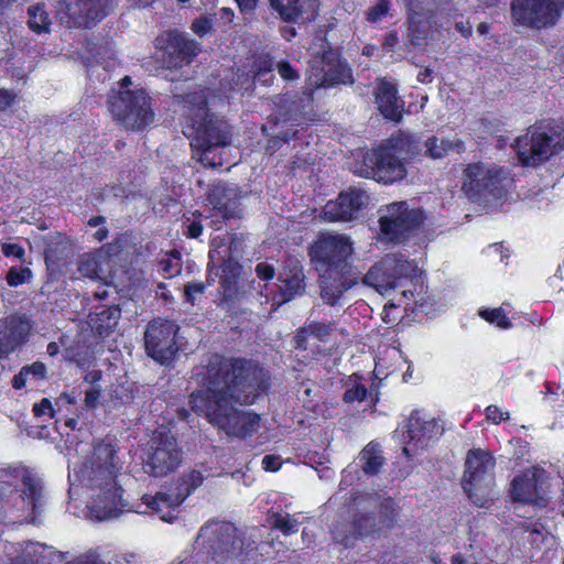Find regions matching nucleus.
<instances>
[{
  "label": "nucleus",
  "instance_id": "nucleus-1",
  "mask_svg": "<svg viewBox=\"0 0 564 564\" xmlns=\"http://www.w3.org/2000/svg\"><path fill=\"white\" fill-rule=\"evenodd\" d=\"M205 384L191 394L194 412L229 437L247 438L259 430L260 415L235 406L253 403L268 389V377L257 364L215 357Z\"/></svg>",
  "mask_w": 564,
  "mask_h": 564
},
{
  "label": "nucleus",
  "instance_id": "nucleus-2",
  "mask_svg": "<svg viewBox=\"0 0 564 564\" xmlns=\"http://www.w3.org/2000/svg\"><path fill=\"white\" fill-rule=\"evenodd\" d=\"M77 452L79 455L68 462L70 499L85 503L88 517L96 521L131 512L123 498L122 463L112 442L99 441Z\"/></svg>",
  "mask_w": 564,
  "mask_h": 564
},
{
  "label": "nucleus",
  "instance_id": "nucleus-3",
  "mask_svg": "<svg viewBox=\"0 0 564 564\" xmlns=\"http://www.w3.org/2000/svg\"><path fill=\"white\" fill-rule=\"evenodd\" d=\"M175 102L187 118L189 131L185 133L191 139L195 156L206 166H221L224 162L216 159L215 152L229 144V126L208 112L207 105L214 102L209 99V90L199 88L186 96H176Z\"/></svg>",
  "mask_w": 564,
  "mask_h": 564
},
{
  "label": "nucleus",
  "instance_id": "nucleus-4",
  "mask_svg": "<svg viewBox=\"0 0 564 564\" xmlns=\"http://www.w3.org/2000/svg\"><path fill=\"white\" fill-rule=\"evenodd\" d=\"M409 148L406 135L393 138L377 150L367 152L362 163L354 167V173L383 184L401 181L406 175L402 161L406 159Z\"/></svg>",
  "mask_w": 564,
  "mask_h": 564
},
{
  "label": "nucleus",
  "instance_id": "nucleus-5",
  "mask_svg": "<svg viewBox=\"0 0 564 564\" xmlns=\"http://www.w3.org/2000/svg\"><path fill=\"white\" fill-rule=\"evenodd\" d=\"M196 544L213 554L219 562L243 560L254 550V541H246L237 535V529L229 522H209L205 524L197 536Z\"/></svg>",
  "mask_w": 564,
  "mask_h": 564
},
{
  "label": "nucleus",
  "instance_id": "nucleus-6",
  "mask_svg": "<svg viewBox=\"0 0 564 564\" xmlns=\"http://www.w3.org/2000/svg\"><path fill=\"white\" fill-rule=\"evenodd\" d=\"M131 78L126 76L117 95L110 97L109 108L113 117L128 130L139 131L153 122L154 112L142 88H130Z\"/></svg>",
  "mask_w": 564,
  "mask_h": 564
},
{
  "label": "nucleus",
  "instance_id": "nucleus-7",
  "mask_svg": "<svg viewBox=\"0 0 564 564\" xmlns=\"http://www.w3.org/2000/svg\"><path fill=\"white\" fill-rule=\"evenodd\" d=\"M419 272L415 260L409 259L403 252L389 253L370 267L362 278V283L379 294L404 286Z\"/></svg>",
  "mask_w": 564,
  "mask_h": 564
},
{
  "label": "nucleus",
  "instance_id": "nucleus-8",
  "mask_svg": "<svg viewBox=\"0 0 564 564\" xmlns=\"http://www.w3.org/2000/svg\"><path fill=\"white\" fill-rule=\"evenodd\" d=\"M514 149L522 164L538 165L564 149V126L531 127L517 138Z\"/></svg>",
  "mask_w": 564,
  "mask_h": 564
},
{
  "label": "nucleus",
  "instance_id": "nucleus-9",
  "mask_svg": "<svg viewBox=\"0 0 564 564\" xmlns=\"http://www.w3.org/2000/svg\"><path fill=\"white\" fill-rule=\"evenodd\" d=\"M502 169L485 163H471L463 172L462 191L474 202L494 205L505 195Z\"/></svg>",
  "mask_w": 564,
  "mask_h": 564
},
{
  "label": "nucleus",
  "instance_id": "nucleus-10",
  "mask_svg": "<svg viewBox=\"0 0 564 564\" xmlns=\"http://www.w3.org/2000/svg\"><path fill=\"white\" fill-rule=\"evenodd\" d=\"M494 469L495 459L488 452L471 449L467 453L463 489L478 507H484L492 497Z\"/></svg>",
  "mask_w": 564,
  "mask_h": 564
},
{
  "label": "nucleus",
  "instance_id": "nucleus-11",
  "mask_svg": "<svg viewBox=\"0 0 564 564\" xmlns=\"http://www.w3.org/2000/svg\"><path fill=\"white\" fill-rule=\"evenodd\" d=\"M421 209L410 208L405 202H395L379 209V237L387 242H401L424 221Z\"/></svg>",
  "mask_w": 564,
  "mask_h": 564
},
{
  "label": "nucleus",
  "instance_id": "nucleus-12",
  "mask_svg": "<svg viewBox=\"0 0 564 564\" xmlns=\"http://www.w3.org/2000/svg\"><path fill=\"white\" fill-rule=\"evenodd\" d=\"M182 463V451L174 435L165 430H156L143 458V469L154 477H163L175 471Z\"/></svg>",
  "mask_w": 564,
  "mask_h": 564
},
{
  "label": "nucleus",
  "instance_id": "nucleus-13",
  "mask_svg": "<svg viewBox=\"0 0 564 564\" xmlns=\"http://www.w3.org/2000/svg\"><path fill=\"white\" fill-rule=\"evenodd\" d=\"M352 253V241L339 234L322 235L310 249L311 260L317 271H345Z\"/></svg>",
  "mask_w": 564,
  "mask_h": 564
},
{
  "label": "nucleus",
  "instance_id": "nucleus-14",
  "mask_svg": "<svg viewBox=\"0 0 564 564\" xmlns=\"http://www.w3.org/2000/svg\"><path fill=\"white\" fill-rule=\"evenodd\" d=\"M442 432L443 429L435 420L415 411L395 430V437L403 444V454L412 457L433 444Z\"/></svg>",
  "mask_w": 564,
  "mask_h": 564
},
{
  "label": "nucleus",
  "instance_id": "nucleus-15",
  "mask_svg": "<svg viewBox=\"0 0 564 564\" xmlns=\"http://www.w3.org/2000/svg\"><path fill=\"white\" fill-rule=\"evenodd\" d=\"M115 4L116 0H63L56 13L69 28H89L104 19Z\"/></svg>",
  "mask_w": 564,
  "mask_h": 564
},
{
  "label": "nucleus",
  "instance_id": "nucleus-16",
  "mask_svg": "<svg viewBox=\"0 0 564 564\" xmlns=\"http://www.w3.org/2000/svg\"><path fill=\"white\" fill-rule=\"evenodd\" d=\"M564 8V0H512L514 21L523 26L545 28L556 23Z\"/></svg>",
  "mask_w": 564,
  "mask_h": 564
},
{
  "label": "nucleus",
  "instance_id": "nucleus-17",
  "mask_svg": "<svg viewBox=\"0 0 564 564\" xmlns=\"http://www.w3.org/2000/svg\"><path fill=\"white\" fill-rule=\"evenodd\" d=\"M323 54L315 53L308 82L312 87H328L336 84H346L350 80L349 68L344 64L337 53L322 41Z\"/></svg>",
  "mask_w": 564,
  "mask_h": 564
},
{
  "label": "nucleus",
  "instance_id": "nucleus-18",
  "mask_svg": "<svg viewBox=\"0 0 564 564\" xmlns=\"http://www.w3.org/2000/svg\"><path fill=\"white\" fill-rule=\"evenodd\" d=\"M175 334L176 326L173 322L165 319L152 321L144 334L148 355L160 364L167 362L177 350Z\"/></svg>",
  "mask_w": 564,
  "mask_h": 564
},
{
  "label": "nucleus",
  "instance_id": "nucleus-19",
  "mask_svg": "<svg viewBox=\"0 0 564 564\" xmlns=\"http://www.w3.org/2000/svg\"><path fill=\"white\" fill-rule=\"evenodd\" d=\"M543 484L544 471L535 467L529 468L514 477L511 490L512 497L523 503L544 506L546 492Z\"/></svg>",
  "mask_w": 564,
  "mask_h": 564
},
{
  "label": "nucleus",
  "instance_id": "nucleus-20",
  "mask_svg": "<svg viewBox=\"0 0 564 564\" xmlns=\"http://www.w3.org/2000/svg\"><path fill=\"white\" fill-rule=\"evenodd\" d=\"M367 202V194L354 188L341 193L336 200L328 202L324 206L321 216L327 221L351 220Z\"/></svg>",
  "mask_w": 564,
  "mask_h": 564
},
{
  "label": "nucleus",
  "instance_id": "nucleus-21",
  "mask_svg": "<svg viewBox=\"0 0 564 564\" xmlns=\"http://www.w3.org/2000/svg\"><path fill=\"white\" fill-rule=\"evenodd\" d=\"M31 325L21 315H10L0 319V359L7 358L25 339Z\"/></svg>",
  "mask_w": 564,
  "mask_h": 564
},
{
  "label": "nucleus",
  "instance_id": "nucleus-22",
  "mask_svg": "<svg viewBox=\"0 0 564 564\" xmlns=\"http://www.w3.org/2000/svg\"><path fill=\"white\" fill-rule=\"evenodd\" d=\"M185 500L182 494H163L159 492L155 496L144 495L142 503L145 505V510L133 509L131 511L143 513L148 511L155 512L160 519L165 522H173L178 513L181 503Z\"/></svg>",
  "mask_w": 564,
  "mask_h": 564
},
{
  "label": "nucleus",
  "instance_id": "nucleus-23",
  "mask_svg": "<svg viewBox=\"0 0 564 564\" xmlns=\"http://www.w3.org/2000/svg\"><path fill=\"white\" fill-rule=\"evenodd\" d=\"M319 272V288L323 301L329 305L338 303L343 294L356 284V280L348 279L345 271L325 270Z\"/></svg>",
  "mask_w": 564,
  "mask_h": 564
},
{
  "label": "nucleus",
  "instance_id": "nucleus-24",
  "mask_svg": "<svg viewBox=\"0 0 564 564\" xmlns=\"http://www.w3.org/2000/svg\"><path fill=\"white\" fill-rule=\"evenodd\" d=\"M269 2L284 21L296 22L299 19L311 21L318 14V0H269Z\"/></svg>",
  "mask_w": 564,
  "mask_h": 564
},
{
  "label": "nucleus",
  "instance_id": "nucleus-25",
  "mask_svg": "<svg viewBox=\"0 0 564 564\" xmlns=\"http://www.w3.org/2000/svg\"><path fill=\"white\" fill-rule=\"evenodd\" d=\"M336 337L337 328L333 324L313 322L297 333L296 345L306 349L322 343L328 345L326 349H330L336 344Z\"/></svg>",
  "mask_w": 564,
  "mask_h": 564
},
{
  "label": "nucleus",
  "instance_id": "nucleus-26",
  "mask_svg": "<svg viewBox=\"0 0 564 564\" xmlns=\"http://www.w3.org/2000/svg\"><path fill=\"white\" fill-rule=\"evenodd\" d=\"M21 498L30 510L28 514L29 521L37 524V518L41 516L45 505L41 479L30 474L24 475L22 478Z\"/></svg>",
  "mask_w": 564,
  "mask_h": 564
},
{
  "label": "nucleus",
  "instance_id": "nucleus-27",
  "mask_svg": "<svg viewBox=\"0 0 564 564\" xmlns=\"http://www.w3.org/2000/svg\"><path fill=\"white\" fill-rule=\"evenodd\" d=\"M112 246L100 248L95 253L83 254L77 264L78 278L90 280H105L106 271L109 267L110 250Z\"/></svg>",
  "mask_w": 564,
  "mask_h": 564
},
{
  "label": "nucleus",
  "instance_id": "nucleus-28",
  "mask_svg": "<svg viewBox=\"0 0 564 564\" xmlns=\"http://www.w3.org/2000/svg\"><path fill=\"white\" fill-rule=\"evenodd\" d=\"M376 104L381 115L389 120L399 121L402 118V101L398 97L393 83L381 80L376 88Z\"/></svg>",
  "mask_w": 564,
  "mask_h": 564
},
{
  "label": "nucleus",
  "instance_id": "nucleus-29",
  "mask_svg": "<svg viewBox=\"0 0 564 564\" xmlns=\"http://www.w3.org/2000/svg\"><path fill=\"white\" fill-rule=\"evenodd\" d=\"M279 283L282 296V300L278 302L279 305L304 292V273L297 261H295L289 270L280 274Z\"/></svg>",
  "mask_w": 564,
  "mask_h": 564
},
{
  "label": "nucleus",
  "instance_id": "nucleus-30",
  "mask_svg": "<svg viewBox=\"0 0 564 564\" xmlns=\"http://www.w3.org/2000/svg\"><path fill=\"white\" fill-rule=\"evenodd\" d=\"M463 142L459 139L431 137L425 142V155L431 159H442L452 151H462Z\"/></svg>",
  "mask_w": 564,
  "mask_h": 564
},
{
  "label": "nucleus",
  "instance_id": "nucleus-31",
  "mask_svg": "<svg viewBox=\"0 0 564 564\" xmlns=\"http://www.w3.org/2000/svg\"><path fill=\"white\" fill-rule=\"evenodd\" d=\"M171 47L178 53L181 64H188L200 51L199 44L176 31L169 33Z\"/></svg>",
  "mask_w": 564,
  "mask_h": 564
},
{
  "label": "nucleus",
  "instance_id": "nucleus-32",
  "mask_svg": "<svg viewBox=\"0 0 564 564\" xmlns=\"http://www.w3.org/2000/svg\"><path fill=\"white\" fill-rule=\"evenodd\" d=\"M52 554V550L41 543L29 542L22 550V554L17 558L15 564H40Z\"/></svg>",
  "mask_w": 564,
  "mask_h": 564
},
{
  "label": "nucleus",
  "instance_id": "nucleus-33",
  "mask_svg": "<svg viewBox=\"0 0 564 564\" xmlns=\"http://www.w3.org/2000/svg\"><path fill=\"white\" fill-rule=\"evenodd\" d=\"M359 459L367 475H376L383 463V457L378 445L371 443L361 451Z\"/></svg>",
  "mask_w": 564,
  "mask_h": 564
},
{
  "label": "nucleus",
  "instance_id": "nucleus-34",
  "mask_svg": "<svg viewBox=\"0 0 564 564\" xmlns=\"http://www.w3.org/2000/svg\"><path fill=\"white\" fill-rule=\"evenodd\" d=\"M240 265L231 259L224 262L221 267L220 284L226 296H231L240 275Z\"/></svg>",
  "mask_w": 564,
  "mask_h": 564
},
{
  "label": "nucleus",
  "instance_id": "nucleus-35",
  "mask_svg": "<svg viewBox=\"0 0 564 564\" xmlns=\"http://www.w3.org/2000/svg\"><path fill=\"white\" fill-rule=\"evenodd\" d=\"M86 61H96L97 63H106L107 58L113 55L112 44L110 41L93 40L86 44Z\"/></svg>",
  "mask_w": 564,
  "mask_h": 564
},
{
  "label": "nucleus",
  "instance_id": "nucleus-36",
  "mask_svg": "<svg viewBox=\"0 0 564 564\" xmlns=\"http://www.w3.org/2000/svg\"><path fill=\"white\" fill-rule=\"evenodd\" d=\"M234 189L226 185L218 184L209 193L208 199L215 208L219 210H227L230 206H234L232 202Z\"/></svg>",
  "mask_w": 564,
  "mask_h": 564
},
{
  "label": "nucleus",
  "instance_id": "nucleus-37",
  "mask_svg": "<svg viewBox=\"0 0 564 564\" xmlns=\"http://www.w3.org/2000/svg\"><path fill=\"white\" fill-rule=\"evenodd\" d=\"M47 12L41 4H34L29 8V25L36 33L46 32L50 28Z\"/></svg>",
  "mask_w": 564,
  "mask_h": 564
},
{
  "label": "nucleus",
  "instance_id": "nucleus-38",
  "mask_svg": "<svg viewBox=\"0 0 564 564\" xmlns=\"http://www.w3.org/2000/svg\"><path fill=\"white\" fill-rule=\"evenodd\" d=\"M479 316L501 329H508L511 327V323L507 317V312L502 307L482 308L479 311Z\"/></svg>",
  "mask_w": 564,
  "mask_h": 564
},
{
  "label": "nucleus",
  "instance_id": "nucleus-39",
  "mask_svg": "<svg viewBox=\"0 0 564 564\" xmlns=\"http://www.w3.org/2000/svg\"><path fill=\"white\" fill-rule=\"evenodd\" d=\"M390 0H377V2L367 11V21L371 24H379L386 18L390 17Z\"/></svg>",
  "mask_w": 564,
  "mask_h": 564
},
{
  "label": "nucleus",
  "instance_id": "nucleus-40",
  "mask_svg": "<svg viewBox=\"0 0 564 564\" xmlns=\"http://www.w3.org/2000/svg\"><path fill=\"white\" fill-rule=\"evenodd\" d=\"M118 317H119V310H117V308L101 311L100 313L97 314V319L100 322H104L105 319H107L108 323L106 326L94 325L95 330L101 336L108 335L109 330L116 326ZM90 323L91 324L96 323L94 317L90 318Z\"/></svg>",
  "mask_w": 564,
  "mask_h": 564
},
{
  "label": "nucleus",
  "instance_id": "nucleus-41",
  "mask_svg": "<svg viewBox=\"0 0 564 564\" xmlns=\"http://www.w3.org/2000/svg\"><path fill=\"white\" fill-rule=\"evenodd\" d=\"M273 62L268 57H261L254 64V75L253 80H258L267 85L270 80L273 79L272 72Z\"/></svg>",
  "mask_w": 564,
  "mask_h": 564
},
{
  "label": "nucleus",
  "instance_id": "nucleus-42",
  "mask_svg": "<svg viewBox=\"0 0 564 564\" xmlns=\"http://www.w3.org/2000/svg\"><path fill=\"white\" fill-rule=\"evenodd\" d=\"M272 525L283 532L285 535L293 534L299 530V522L293 517L286 516H275L272 521Z\"/></svg>",
  "mask_w": 564,
  "mask_h": 564
},
{
  "label": "nucleus",
  "instance_id": "nucleus-43",
  "mask_svg": "<svg viewBox=\"0 0 564 564\" xmlns=\"http://www.w3.org/2000/svg\"><path fill=\"white\" fill-rule=\"evenodd\" d=\"M32 272L28 268L17 269L11 268L7 274V282L10 286H19L31 280Z\"/></svg>",
  "mask_w": 564,
  "mask_h": 564
},
{
  "label": "nucleus",
  "instance_id": "nucleus-44",
  "mask_svg": "<svg viewBox=\"0 0 564 564\" xmlns=\"http://www.w3.org/2000/svg\"><path fill=\"white\" fill-rule=\"evenodd\" d=\"M485 412L487 420L494 424H499L510 417V413L508 411H503L497 405H488Z\"/></svg>",
  "mask_w": 564,
  "mask_h": 564
},
{
  "label": "nucleus",
  "instance_id": "nucleus-45",
  "mask_svg": "<svg viewBox=\"0 0 564 564\" xmlns=\"http://www.w3.org/2000/svg\"><path fill=\"white\" fill-rule=\"evenodd\" d=\"M204 477L200 471L192 470L184 475V484L187 486V495L203 484Z\"/></svg>",
  "mask_w": 564,
  "mask_h": 564
},
{
  "label": "nucleus",
  "instance_id": "nucleus-46",
  "mask_svg": "<svg viewBox=\"0 0 564 564\" xmlns=\"http://www.w3.org/2000/svg\"><path fill=\"white\" fill-rule=\"evenodd\" d=\"M367 395V389L364 386H355L348 389L344 394L346 402L362 401Z\"/></svg>",
  "mask_w": 564,
  "mask_h": 564
},
{
  "label": "nucleus",
  "instance_id": "nucleus-47",
  "mask_svg": "<svg viewBox=\"0 0 564 564\" xmlns=\"http://www.w3.org/2000/svg\"><path fill=\"white\" fill-rule=\"evenodd\" d=\"M23 373H28L33 379H43L45 377L46 367L43 362L36 361L32 365L24 366Z\"/></svg>",
  "mask_w": 564,
  "mask_h": 564
},
{
  "label": "nucleus",
  "instance_id": "nucleus-48",
  "mask_svg": "<svg viewBox=\"0 0 564 564\" xmlns=\"http://www.w3.org/2000/svg\"><path fill=\"white\" fill-rule=\"evenodd\" d=\"M192 30L195 34L204 36L212 30V20L209 18H200L192 23Z\"/></svg>",
  "mask_w": 564,
  "mask_h": 564
},
{
  "label": "nucleus",
  "instance_id": "nucleus-49",
  "mask_svg": "<svg viewBox=\"0 0 564 564\" xmlns=\"http://www.w3.org/2000/svg\"><path fill=\"white\" fill-rule=\"evenodd\" d=\"M1 247H2V252L6 257H13L17 259H22L24 256V249L18 243L3 242Z\"/></svg>",
  "mask_w": 564,
  "mask_h": 564
},
{
  "label": "nucleus",
  "instance_id": "nucleus-50",
  "mask_svg": "<svg viewBox=\"0 0 564 564\" xmlns=\"http://www.w3.org/2000/svg\"><path fill=\"white\" fill-rule=\"evenodd\" d=\"M33 412L37 417L45 414H48L51 417L54 416V410L48 399H42L40 403H35L33 406Z\"/></svg>",
  "mask_w": 564,
  "mask_h": 564
},
{
  "label": "nucleus",
  "instance_id": "nucleus-51",
  "mask_svg": "<svg viewBox=\"0 0 564 564\" xmlns=\"http://www.w3.org/2000/svg\"><path fill=\"white\" fill-rule=\"evenodd\" d=\"M276 69L279 75L285 80H294L297 79L296 72L291 67V65L286 62H280L276 65Z\"/></svg>",
  "mask_w": 564,
  "mask_h": 564
},
{
  "label": "nucleus",
  "instance_id": "nucleus-52",
  "mask_svg": "<svg viewBox=\"0 0 564 564\" xmlns=\"http://www.w3.org/2000/svg\"><path fill=\"white\" fill-rule=\"evenodd\" d=\"M99 398H100V390L95 387H91L90 389H88L86 391L85 400H84L85 405L88 409H95L98 405Z\"/></svg>",
  "mask_w": 564,
  "mask_h": 564
},
{
  "label": "nucleus",
  "instance_id": "nucleus-53",
  "mask_svg": "<svg viewBox=\"0 0 564 564\" xmlns=\"http://www.w3.org/2000/svg\"><path fill=\"white\" fill-rule=\"evenodd\" d=\"M204 285L199 282H191L185 286V295L187 301L194 302L195 295L202 294L204 292Z\"/></svg>",
  "mask_w": 564,
  "mask_h": 564
},
{
  "label": "nucleus",
  "instance_id": "nucleus-54",
  "mask_svg": "<svg viewBox=\"0 0 564 564\" xmlns=\"http://www.w3.org/2000/svg\"><path fill=\"white\" fill-rule=\"evenodd\" d=\"M67 564H104L97 554L94 552H89L83 555H79L75 560L68 562Z\"/></svg>",
  "mask_w": 564,
  "mask_h": 564
},
{
  "label": "nucleus",
  "instance_id": "nucleus-55",
  "mask_svg": "<svg viewBox=\"0 0 564 564\" xmlns=\"http://www.w3.org/2000/svg\"><path fill=\"white\" fill-rule=\"evenodd\" d=\"M262 467L267 471H276L281 467V460L279 456L267 455L262 458Z\"/></svg>",
  "mask_w": 564,
  "mask_h": 564
},
{
  "label": "nucleus",
  "instance_id": "nucleus-56",
  "mask_svg": "<svg viewBox=\"0 0 564 564\" xmlns=\"http://www.w3.org/2000/svg\"><path fill=\"white\" fill-rule=\"evenodd\" d=\"M256 272L262 280H271L274 276V269L268 263H259L256 267Z\"/></svg>",
  "mask_w": 564,
  "mask_h": 564
},
{
  "label": "nucleus",
  "instance_id": "nucleus-57",
  "mask_svg": "<svg viewBox=\"0 0 564 564\" xmlns=\"http://www.w3.org/2000/svg\"><path fill=\"white\" fill-rule=\"evenodd\" d=\"M15 99V95L12 91L0 89V111L9 108Z\"/></svg>",
  "mask_w": 564,
  "mask_h": 564
},
{
  "label": "nucleus",
  "instance_id": "nucleus-58",
  "mask_svg": "<svg viewBox=\"0 0 564 564\" xmlns=\"http://www.w3.org/2000/svg\"><path fill=\"white\" fill-rule=\"evenodd\" d=\"M180 259L177 257H174L173 259L162 262L163 271L167 273L169 275H174L180 272L181 268L178 264Z\"/></svg>",
  "mask_w": 564,
  "mask_h": 564
},
{
  "label": "nucleus",
  "instance_id": "nucleus-59",
  "mask_svg": "<svg viewBox=\"0 0 564 564\" xmlns=\"http://www.w3.org/2000/svg\"><path fill=\"white\" fill-rule=\"evenodd\" d=\"M455 29L457 32H459L463 36L468 37L471 34L473 28L469 22L459 21L456 22Z\"/></svg>",
  "mask_w": 564,
  "mask_h": 564
},
{
  "label": "nucleus",
  "instance_id": "nucleus-60",
  "mask_svg": "<svg viewBox=\"0 0 564 564\" xmlns=\"http://www.w3.org/2000/svg\"><path fill=\"white\" fill-rule=\"evenodd\" d=\"M203 232V227L199 223H192L187 227V236L191 238H198Z\"/></svg>",
  "mask_w": 564,
  "mask_h": 564
},
{
  "label": "nucleus",
  "instance_id": "nucleus-61",
  "mask_svg": "<svg viewBox=\"0 0 564 564\" xmlns=\"http://www.w3.org/2000/svg\"><path fill=\"white\" fill-rule=\"evenodd\" d=\"M29 378H30L29 375L23 373V369H21L20 372L17 376H14V378H13V387L15 389L23 388Z\"/></svg>",
  "mask_w": 564,
  "mask_h": 564
},
{
  "label": "nucleus",
  "instance_id": "nucleus-62",
  "mask_svg": "<svg viewBox=\"0 0 564 564\" xmlns=\"http://www.w3.org/2000/svg\"><path fill=\"white\" fill-rule=\"evenodd\" d=\"M241 11H251L256 8L258 0H236Z\"/></svg>",
  "mask_w": 564,
  "mask_h": 564
},
{
  "label": "nucleus",
  "instance_id": "nucleus-63",
  "mask_svg": "<svg viewBox=\"0 0 564 564\" xmlns=\"http://www.w3.org/2000/svg\"><path fill=\"white\" fill-rule=\"evenodd\" d=\"M397 43H398L397 33L391 32L386 36L384 46L387 47L388 51L391 50Z\"/></svg>",
  "mask_w": 564,
  "mask_h": 564
},
{
  "label": "nucleus",
  "instance_id": "nucleus-64",
  "mask_svg": "<svg viewBox=\"0 0 564 564\" xmlns=\"http://www.w3.org/2000/svg\"><path fill=\"white\" fill-rule=\"evenodd\" d=\"M432 70L430 68H424L417 74V80L425 84L431 82Z\"/></svg>",
  "mask_w": 564,
  "mask_h": 564
}]
</instances>
